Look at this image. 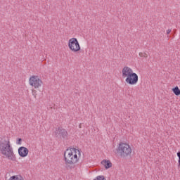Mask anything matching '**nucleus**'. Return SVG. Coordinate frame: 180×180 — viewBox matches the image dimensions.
I'll return each instance as SVG.
<instances>
[{
  "mask_svg": "<svg viewBox=\"0 0 180 180\" xmlns=\"http://www.w3.org/2000/svg\"><path fill=\"white\" fill-rule=\"evenodd\" d=\"M77 154H81V153L75 148L67 149L64 153L65 165L67 169L75 168V164L78 162V155Z\"/></svg>",
  "mask_w": 180,
  "mask_h": 180,
  "instance_id": "nucleus-1",
  "label": "nucleus"
},
{
  "mask_svg": "<svg viewBox=\"0 0 180 180\" xmlns=\"http://www.w3.org/2000/svg\"><path fill=\"white\" fill-rule=\"evenodd\" d=\"M0 152L2 155L6 156V158H8V160L16 161V156H15L13 148L11 144L9 139H4L3 141L0 142Z\"/></svg>",
  "mask_w": 180,
  "mask_h": 180,
  "instance_id": "nucleus-2",
  "label": "nucleus"
},
{
  "mask_svg": "<svg viewBox=\"0 0 180 180\" xmlns=\"http://www.w3.org/2000/svg\"><path fill=\"white\" fill-rule=\"evenodd\" d=\"M117 153L122 158H126L129 155H131V147L127 143H120L117 148Z\"/></svg>",
  "mask_w": 180,
  "mask_h": 180,
  "instance_id": "nucleus-3",
  "label": "nucleus"
},
{
  "mask_svg": "<svg viewBox=\"0 0 180 180\" xmlns=\"http://www.w3.org/2000/svg\"><path fill=\"white\" fill-rule=\"evenodd\" d=\"M68 47L70 50L73 51V53H77L81 50V46H79V42L77 38H72L68 41Z\"/></svg>",
  "mask_w": 180,
  "mask_h": 180,
  "instance_id": "nucleus-4",
  "label": "nucleus"
},
{
  "mask_svg": "<svg viewBox=\"0 0 180 180\" xmlns=\"http://www.w3.org/2000/svg\"><path fill=\"white\" fill-rule=\"evenodd\" d=\"M30 85L37 89V88H40L43 85V81L39 78V76H32L30 78Z\"/></svg>",
  "mask_w": 180,
  "mask_h": 180,
  "instance_id": "nucleus-5",
  "label": "nucleus"
},
{
  "mask_svg": "<svg viewBox=\"0 0 180 180\" xmlns=\"http://www.w3.org/2000/svg\"><path fill=\"white\" fill-rule=\"evenodd\" d=\"M54 137L56 139H67L68 137V132L62 127H58L53 132Z\"/></svg>",
  "mask_w": 180,
  "mask_h": 180,
  "instance_id": "nucleus-6",
  "label": "nucleus"
},
{
  "mask_svg": "<svg viewBox=\"0 0 180 180\" xmlns=\"http://www.w3.org/2000/svg\"><path fill=\"white\" fill-rule=\"evenodd\" d=\"M125 82L128 84L129 85H136L137 82H139V75H137L136 73H132L131 75H129L126 79Z\"/></svg>",
  "mask_w": 180,
  "mask_h": 180,
  "instance_id": "nucleus-7",
  "label": "nucleus"
},
{
  "mask_svg": "<svg viewBox=\"0 0 180 180\" xmlns=\"http://www.w3.org/2000/svg\"><path fill=\"white\" fill-rule=\"evenodd\" d=\"M122 78H127V77H129V75L134 73L133 72V69L130 68L129 66H124L122 68Z\"/></svg>",
  "mask_w": 180,
  "mask_h": 180,
  "instance_id": "nucleus-8",
  "label": "nucleus"
},
{
  "mask_svg": "<svg viewBox=\"0 0 180 180\" xmlns=\"http://www.w3.org/2000/svg\"><path fill=\"white\" fill-rule=\"evenodd\" d=\"M18 154L20 157H27V154H29V149L26 147L21 146L18 148Z\"/></svg>",
  "mask_w": 180,
  "mask_h": 180,
  "instance_id": "nucleus-9",
  "label": "nucleus"
},
{
  "mask_svg": "<svg viewBox=\"0 0 180 180\" xmlns=\"http://www.w3.org/2000/svg\"><path fill=\"white\" fill-rule=\"evenodd\" d=\"M101 164L104 165L105 168L108 169V168H110L112 167V162H110V160H103L101 162Z\"/></svg>",
  "mask_w": 180,
  "mask_h": 180,
  "instance_id": "nucleus-10",
  "label": "nucleus"
},
{
  "mask_svg": "<svg viewBox=\"0 0 180 180\" xmlns=\"http://www.w3.org/2000/svg\"><path fill=\"white\" fill-rule=\"evenodd\" d=\"M172 91L174 92V95H176V96H179V95H180L179 87L176 86V87L173 88Z\"/></svg>",
  "mask_w": 180,
  "mask_h": 180,
  "instance_id": "nucleus-11",
  "label": "nucleus"
},
{
  "mask_svg": "<svg viewBox=\"0 0 180 180\" xmlns=\"http://www.w3.org/2000/svg\"><path fill=\"white\" fill-rule=\"evenodd\" d=\"M8 180H23V179L19 176H11Z\"/></svg>",
  "mask_w": 180,
  "mask_h": 180,
  "instance_id": "nucleus-12",
  "label": "nucleus"
},
{
  "mask_svg": "<svg viewBox=\"0 0 180 180\" xmlns=\"http://www.w3.org/2000/svg\"><path fill=\"white\" fill-rule=\"evenodd\" d=\"M93 180H106V178H105V176L103 175H100L97 176Z\"/></svg>",
  "mask_w": 180,
  "mask_h": 180,
  "instance_id": "nucleus-13",
  "label": "nucleus"
},
{
  "mask_svg": "<svg viewBox=\"0 0 180 180\" xmlns=\"http://www.w3.org/2000/svg\"><path fill=\"white\" fill-rule=\"evenodd\" d=\"M177 157L179 158V165H180V151L177 153Z\"/></svg>",
  "mask_w": 180,
  "mask_h": 180,
  "instance_id": "nucleus-14",
  "label": "nucleus"
},
{
  "mask_svg": "<svg viewBox=\"0 0 180 180\" xmlns=\"http://www.w3.org/2000/svg\"><path fill=\"white\" fill-rule=\"evenodd\" d=\"M166 32H167V34H169V33H171V32H172V30L168 29Z\"/></svg>",
  "mask_w": 180,
  "mask_h": 180,
  "instance_id": "nucleus-15",
  "label": "nucleus"
},
{
  "mask_svg": "<svg viewBox=\"0 0 180 180\" xmlns=\"http://www.w3.org/2000/svg\"><path fill=\"white\" fill-rule=\"evenodd\" d=\"M22 141V139H18V141H17V144H22L20 142Z\"/></svg>",
  "mask_w": 180,
  "mask_h": 180,
  "instance_id": "nucleus-16",
  "label": "nucleus"
},
{
  "mask_svg": "<svg viewBox=\"0 0 180 180\" xmlns=\"http://www.w3.org/2000/svg\"><path fill=\"white\" fill-rule=\"evenodd\" d=\"M140 57H143V53H139Z\"/></svg>",
  "mask_w": 180,
  "mask_h": 180,
  "instance_id": "nucleus-17",
  "label": "nucleus"
},
{
  "mask_svg": "<svg viewBox=\"0 0 180 180\" xmlns=\"http://www.w3.org/2000/svg\"><path fill=\"white\" fill-rule=\"evenodd\" d=\"M143 57H147V53H143Z\"/></svg>",
  "mask_w": 180,
  "mask_h": 180,
  "instance_id": "nucleus-18",
  "label": "nucleus"
},
{
  "mask_svg": "<svg viewBox=\"0 0 180 180\" xmlns=\"http://www.w3.org/2000/svg\"><path fill=\"white\" fill-rule=\"evenodd\" d=\"M33 92H36V91H35V90H33V91H32V93H33Z\"/></svg>",
  "mask_w": 180,
  "mask_h": 180,
  "instance_id": "nucleus-19",
  "label": "nucleus"
},
{
  "mask_svg": "<svg viewBox=\"0 0 180 180\" xmlns=\"http://www.w3.org/2000/svg\"><path fill=\"white\" fill-rule=\"evenodd\" d=\"M34 98H36V95H34Z\"/></svg>",
  "mask_w": 180,
  "mask_h": 180,
  "instance_id": "nucleus-20",
  "label": "nucleus"
}]
</instances>
